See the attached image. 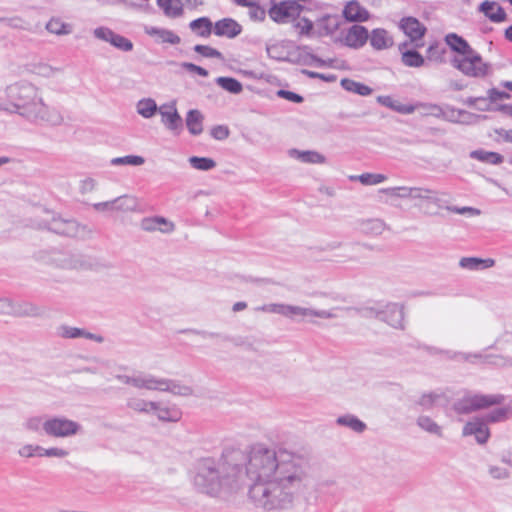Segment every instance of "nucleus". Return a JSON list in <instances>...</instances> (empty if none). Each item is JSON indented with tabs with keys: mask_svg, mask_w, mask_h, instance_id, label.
Returning a JSON list of instances; mask_svg holds the SVG:
<instances>
[{
	"mask_svg": "<svg viewBox=\"0 0 512 512\" xmlns=\"http://www.w3.org/2000/svg\"><path fill=\"white\" fill-rule=\"evenodd\" d=\"M114 210L121 212L136 211L138 207L137 198L131 195H123L113 199Z\"/></svg>",
	"mask_w": 512,
	"mask_h": 512,
	"instance_id": "40",
	"label": "nucleus"
},
{
	"mask_svg": "<svg viewBox=\"0 0 512 512\" xmlns=\"http://www.w3.org/2000/svg\"><path fill=\"white\" fill-rule=\"evenodd\" d=\"M428 59L435 62L443 61L444 49L439 45H431L428 48Z\"/></svg>",
	"mask_w": 512,
	"mask_h": 512,
	"instance_id": "63",
	"label": "nucleus"
},
{
	"mask_svg": "<svg viewBox=\"0 0 512 512\" xmlns=\"http://www.w3.org/2000/svg\"><path fill=\"white\" fill-rule=\"evenodd\" d=\"M57 335L66 339H75V338H87L94 340L96 342H102L103 338L99 335L92 334L90 332L85 331L84 329H80L77 327H72L68 325H61L57 328Z\"/></svg>",
	"mask_w": 512,
	"mask_h": 512,
	"instance_id": "23",
	"label": "nucleus"
},
{
	"mask_svg": "<svg viewBox=\"0 0 512 512\" xmlns=\"http://www.w3.org/2000/svg\"><path fill=\"white\" fill-rule=\"evenodd\" d=\"M40 315V309L30 303V302H26V301H17L15 302V307H14V316H17V317H24V316H28V317H35V316H38Z\"/></svg>",
	"mask_w": 512,
	"mask_h": 512,
	"instance_id": "43",
	"label": "nucleus"
},
{
	"mask_svg": "<svg viewBox=\"0 0 512 512\" xmlns=\"http://www.w3.org/2000/svg\"><path fill=\"white\" fill-rule=\"evenodd\" d=\"M343 17L349 22H364L370 14L358 1L351 0L344 6Z\"/></svg>",
	"mask_w": 512,
	"mask_h": 512,
	"instance_id": "18",
	"label": "nucleus"
},
{
	"mask_svg": "<svg viewBox=\"0 0 512 512\" xmlns=\"http://www.w3.org/2000/svg\"><path fill=\"white\" fill-rule=\"evenodd\" d=\"M126 406L137 413L151 414L155 407V401H149L140 396L132 395L127 398Z\"/></svg>",
	"mask_w": 512,
	"mask_h": 512,
	"instance_id": "27",
	"label": "nucleus"
},
{
	"mask_svg": "<svg viewBox=\"0 0 512 512\" xmlns=\"http://www.w3.org/2000/svg\"><path fill=\"white\" fill-rule=\"evenodd\" d=\"M248 8V14L252 21L261 22L265 19L266 11L257 2H254L252 5H249Z\"/></svg>",
	"mask_w": 512,
	"mask_h": 512,
	"instance_id": "57",
	"label": "nucleus"
},
{
	"mask_svg": "<svg viewBox=\"0 0 512 512\" xmlns=\"http://www.w3.org/2000/svg\"><path fill=\"white\" fill-rule=\"evenodd\" d=\"M213 27L215 35L227 38H235L242 31L241 25L232 18L221 19Z\"/></svg>",
	"mask_w": 512,
	"mask_h": 512,
	"instance_id": "16",
	"label": "nucleus"
},
{
	"mask_svg": "<svg viewBox=\"0 0 512 512\" xmlns=\"http://www.w3.org/2000/svg\"><path fill=\"white\" fill-rule=\"evenodd\" d=\"M361 313L366 317L382 320L393 328H404V308L397 303H376L373 306H365L361 309Z\"/></svg>",
	"mask_w": 512,
	"mask_h": 512,
	"instance_id": "4",
	"label": "nucleus"
},
{
	"mask_svg": "<svg viewBox=\"0 0 512 512\" xmlns=\"http://www.w3.org/2000/svg\"><path fill=\"white\" fill-rule=\"evenodd\" d=\"M144 32L154 37L158 42L160 43H169L172 45L179 44L181 39L180 37L175 34L173 31L164 29V28H158L154 26H145Z\"/></svg>",
	"mask_w": 512,
	"mask_h": 512,
	"instance_id": "24",
	"label": "nucleus"
},
{
	"mask_svg": "<svg viewBox=\"0 0 512 512\" xmlns=\"http://www.w3.org/2000/svg\"><path fill=\"white\" fill-rule=\"evenodd\" d=\"M470 157L472 159H476L481 162L490 163V164H500L503 162V156L496 153L485 150H474L470 153Z\"/></svg>",
	"mask_w": 512,
	"mask_h": 512,
	"instance_id": "44",
	"label": "nucleus"
},
{
	"mask_svg": "<svg viewBox=\"0 0 512 512\" xmlns=\"http://www.w3.org/2000/svg\"><path fill=\"white\" fill-rule=\"evenodd\" d=\"M83 231L84 227H81L75 220L66 219L65 228L62 230V235L77 237L80 236Z\"/></svg>",
	"mask_w": 512,
	"mask_h": 512,
	"instance_id": "55",
	"label": "nucleus"
},
{
	"mask_svg": "<svg viewBox=\"0 0 512 512\" xmlns=\"http://www.w3.org/2000/svg\"><path fill=\"white\" fill-rule=\"evenodd\" d=\"M43 447L37 444H24L18 450V455L22 458L42 457Z\"/></svg>",
	"mask_w": 512,
	"mask_h": 512,
	"instance_id": "51",
	"label": "nucleus"
},
{
	"mask_svg": "<svg viewBox=\"0 0 512 512\" xmlns=\"http://www.w3.org/2000/svg\"><path fill=\"white\" fill-rule=\"evenodd\" d=\"M478 11L494 23L504 22L507 18L504 9L495 1H483L478 7Z\"/></svg>",
	"mask_w": 512,
	"mask_h": 512,
	"instance_id": "21",
	"label": "nucleus"
},
{
	"mask_svg": "<svg viewBox=\"0 0 512 512\" xmlns=\"http://www.w3.org/2000/svg\"><path fill=\"white\" fill-rule=\"evenodd\" d=\"M157 5L162 9L165 16L169 18L180 17L184 12L181 0H157Z\"/></svg>",
	"mask_w": 512,
	"mask_h": 512,
	"instance_id": "34",
	"label": "nucleus"
},
{
	"mask_svg": "<svg viewBox=\"0 0 512 512\" xmlns=\"http://www.w3.org/2000/svg\"><path fill=\"white\" fill-rule=\"evenodd\" d=\"M505 396L502 394H472L468 393L455 402L454 410L459 414H467L479 409L502 405Z\"/></svg>",
	"mask_w": 512,
	"mask_h": 512,
	"instance_id": "6",
	"label": "nucleus"
},
{
	"mask_svg": "<svg viewBox=\"0 0 512 512\" xmlns=\"http://www.w3.org/2000/svg\"><path fill=\"white\" fill-rule=\"evenodd\" d=\"M446 210L460 215H468L470 217L479 216L481 214V211L474 207H457L449 204Z\"/></svg>",
	"mask_w": 512,
	"mask_h": 512,
	"instance_id": "59",
	"label": "nucleus"
},
{
	"mask_svg": "<svg viewBox=\"0 0 512 512\" xmlns=\"http://www.w3.org/2000/svg\"><path fill=\"white\" fill-rule=\"evenodd\" d=\"M487 424L488 423L484 418H473L464 425L462 435H473L475 436L477 443L485 444L490 437V431Z\"/></svg>",
	"mask_w": 512,
	"mask_h": 512,
	"instance_id": "12",
	"label": "nucleus"
},
{
	"mask_svg": "<svg viewBox=\"0 0 512 512\" xmlns=\"http://www.w3.org/2000/svg\"><path fill=\"white\" fill-rule=\"evenodd\" d=\"M115 379L136 389L170 392L174 395L190 396L193 390L190 386L168 378L157 377L150 373L133 372L132 374H115Z\"/></svg>",
	"mask_w": 512,
	"mask_h": 512,
	"instance_id": "3",
	"label": "nucleus"
},
{
	"mask_svg": "<svg viewBox=\"0 0 512 512\" xmlns=\"http://www.w3.org/2000/svg\"><path fill=\"white\" fill-rule=\"evenodd\" d=\"M463 103L469 107H474L479 111H489L490 103L485 97H468Z\"/></svg>",
	"mask_w": 512,
	"mask_h": 512,
	"instance_id": "53",
	"label": "nucleus"
},
{
	"mask_svg": "<svg viewBox=\"0 0 512 512\" xmlns=\"http://www.w3.org/2000/svg\"><path fill=\"white\" fill-rule=\"evenodd\" d=\"M451 63L453 67L468 77L484 78L491 73V65L485 62L474 49L464 56H455Z\"/></svg>",
	"mask_w": 512,
	"mask_h": 512,
	"instance_id": "5",
	"label": "nucleus"
},
{
	"mask_svg": "<svg viewBox=\"0 0 512 512\" xmlns=\"http://www.w3.org/2000/svg\"><path fill=\"white\" fill-rule=\"evenodd\" d=\"M158 113L161 117L163 126L175 135H179L183 130V120L178 113L176 101L164 103L159 106Z\"/></svg>",
	"mask_w": 512,
	"mask_h": 512,
	"instance_id": "8",
	"label": "nucleus"
},
{
	"mask_svg": "<svg viewBox=\"0 0 512 512\" xmlns=\"http://www.w3.org/2000/svg\"><path fill=\"white\" fill-rule=\"evenodd\" d=\"M340 26V18L338 15L325 14L315 21L316 37L332 35Z\"/></svg>",
	"mask_w": 512,
	"mask_h": 512,
	"instance_id": "15",
	"label": "nucleus"
},
{
	"mask_svg": "<svg viewBox=\"0 0 512 512\" xmlns=\"http://www.w3.org/2000/svg\"><path fill=\"white\" fill-rule=\"evenodd\" d=\"M402 62L408 67H421L425 60L417 51L408 50L402 53Z\"/></svg>",
	"mask_w": 512,
	"mask_h": 512,
	"instance_id": "47",
	"label": "nucleus"
},
{
	"mask_svg": "<svg viewBox=\"0 0 512 512\" xmlns=\"http://www.w3.org/2000/svg\"><path fill=\"white\" fill-rule=\"evenodd\" d=\"M15 301L9 298H0V314L14 316Z\"/></svg>",
	"mask_w": 512,
	"mask_h": 512,
	"instance_id": "64",
	"label": "nucleus"
},
{
	"mask_svg": "<svg viewBox=\"0 0 512 512\" xmlns=\"http://www.w3.org/2000/svg\"><path fill=\"white\" fill-rule=\"evenodd\" d=\"M495 261L491 258L482 259L477 257H463L459 261V266L470 271H480L493 267Z\"/></svg>",
	"mask_w": 512,
	"mask_h": 512,
	"instance_id": "26",
	"label": "nucleus"
},
{
	"mask_svg": "<svg viewBox=\"0 0 512 512\" xmlns=\"http://www.w3.org/2000/svg\"><path fill=\"white\" fill-rule=\"evenodd\" d=\"M186 126L192 135H199L203 131V115L199 110L192 109L186 115Z\"/></svg>",
	"mask_w": 512,
	"mask_h": 512,
	"instance_id": "37",
	"label": "nucleus"
},
{
	"mask_svg": "<svg viewBox=\"0 0 512 512\" xmlns=\"http://www.w3.org/2000/svg\"><path fill=\"white\" fill-rule=\"evenodd\" d=\"M418 188L419 187L398 186L384 188L381 192L394 198L416 200Z\"/></svg>",
	"mask_w": 512,
	"mask_h": 512,
	"instance_id": "32",
	"label": "nucleus"
},
{
	"mask_svg": "<svg viewBox=\"0 0 512 512\" xmlns=\"http://www.w3.org/2000/svg\"><path fill=\"white\" fill-rule=\"evenodd\" d=\"M369 34L365 27L353 25L349 28L344 36L345 45L351 48H360L368 40Z\"/></svg>",
	"mask_w": 512,
	"mask_h": 512,
	"instance_id": "20",
	"label": "nucleus"
},
{
	"mask_svg": "<svg viewBox=\"0 0 512 512\" xmlns=\"http://www.w3.org/2000/svg\"><path fill=\"white\" fill-rule=\"evenodd\" d=\"M151 414L163 422H178L182 417V412L176 405H163L160 402H155Z\"/></svg>",
	"mask_w": 512,
	"mask_h": 512,
	"instance_id": "19",
	"label": "nucleus"
},
{
	"mask_svg": "<svg viewBox=\"0 0 512 512\" xmlns=\"http://www.w3.org/2000/svg\"><path fill=\"white\" fill-rule=\"evenodd\" d=\"M97 181L94 178L87 177L80 181L79 191L81 194H87L95 190Z\"/></svg>",
	"mask_w": 512,
	"mask_h": 512,
	"instance_id": "62",
	"label": "nucleus"
},
{
	"mask_svg": "<svg viewBox=\"0 0 512 512\" xmlns=\"http://www.w3.org/2000/svg\"><path fill=\"white\" fill-rule=\"evenodd\" d=\"M302 11V6L296 1H283L273 5L268 14L276 23H288L295 17H298Z\"/></svg>",
	"mask_w": 512,
	"mask_h": 512,
	"instance_id": "10",
	"label": "nucleus"
},
{
	"mask_svg": "<svg viewBox=\"0 0 512 512\" xmlns=\"http://www.w3.org/2000/svg\"><path fill=\"white\" fill-rule=\"evenodd\" d=\"M341 86L344 90L361 96H368L373 91L369 86L348 78L341 80Z\"/></svg>",
	"mask_w": 512,
	"mask_h": 512,
	"instance_id": "41",
	"label": "nucleus"
},
{
	"mask_svg": "<svg viewBox=\"0 0 512 512\" xmlns=\"http://www.w3.org/2000/svg\"><path fill=\"white\" fill-rule=\"evenodd\" d=\"M485 118V116L477 115L466 110H462L460 115L459 124L472 125L476 124L480 119Z\"/></svg>",
	"mask_w": 512,
	"mask_h": 512,
	"instance_id": "61",
	"label": "nucleus"
},
{
	"mask_svg": "<svg viewBox=\"0 0 512 512\" xmlns=\"http://www.w3.org/2000/svg\"><path fill=\"white\" fill-rule=\"evenodd\" d=\"M339 426L347 427L353 432L362 433L366 430V424L353 414L341 415L336 419Z\"/></svg>",
	"mask_w": 512,
	"mask_h": 512,
	"instance_id": "35",
	"label": "nucleus"
},
{
	"mask_svg": "<svg viewBox=\"0 0 512 512\" xmlns=\"http://www.w3.org/2000/svg\"><path fill=\"white\" fill-rule=\"evenodd\" d=\"M248 480V497L265 511L288 510L307 494L311 467L300 454L265 445H255L245 465L226 457L199 459L192 471L194 488L205 495L226 498L239 491Z\"/></svg>",
	"mask_w": 512,
	"mask_h": 512,
	"instance_id": "1",
	"label": "nucleus"
},
{
	"mask_svg": "<svg viewBox=\"0 0 512 512\" xmlns=\"http://www.w3.org/2000/svg\"><path fill=\"white\" fill-rule=\"evenodd\" d=\"M93 35L96 39L107 42L120 51L130 52L133 50L134 45L131 40L114 32L109 27H97L93 30Z\"/></svg>",
	"mask_w": 512,
	"mask_h": 512,
	"instance_id": "9",
	"label": "nucleus"
},
{
	"mask_svg": "<svg viewBox=\"0 0 512 512\" xmlns=\"http://www.w3.org/2000/svg\"><path fill=\"white\" fill-rule=\"evenodd\" d=\"M110 163L113 166H120V165L140 166L145 163V159L142 156L126 155L123 157L112 158Z\"/></svg>",
	"mask_w": 512,
	"mask_h": 512,
	"instance_id": "50",
	"label": "nucleus"
},
{
	"mask_svg": "<svg viewBox=\"0 0 512 512\" xmlns=\"http://www.w3.org/2000/svg\"><path fill=\"white\" fill-rule=\"evenodd\" d=\"M256 311L265 313H274L284 316L285 304L284 303H269L262 306L256 307Z\"/></svg>",
	"mask_w": 512,
	"mask_h": 512,
	"instance_id": "58",
	"label": "nucleus"
},
{
	"mask_svg": "<svg viewBox=\"0 0 512 512\" xmlns=\"http://www.w3.org/2000/svg\"><path fill=\"white\" fill-rule=\"evenodd\" d=\"M358 228L365 234L377 236L384 232L386 225L380 219H367L360 221Z\"/></svg>",
	"mask_w": 512,
	"mask_h": 512,
	"instance_id": "38",
	"label": "nucleus"
},
{
	"mask_svg": "<svg viewBox=\"0 0 512 512\" xmlns=\"http://www.w3.org/2000/svg\"><path fill=\"white\" fill-rule=\"evenodd\" d=\"M46 29L55 35H68L72 32L73 27L62 19L53 17L46 24Z\"/></svg>",
	"mask_w": 512,
	"mask_h": 512,
	"instance_id": "42",
	"label": "nucleus"
},
{
	"mask_svg": "<svg viewBox=\"0 0 512 512\" xmlns=\"http://www.w3.org/2000/svg\"><path fill=\"white\" fill-rule=\"evenodd\" d=\"M446 193L419 187L417 199L422 203L432 204L438 209H447L449 201L445 199Z\"/></svg>",
	"mask_w": 512,
	"mask_h": 512,
	"instance_id": "14",
	"label": "nucleus"
},
{
	"mask_svg": "<svg viewBox=\"0 0 512 512\" xmlns=\"http://www.w3.org/2000/svg\"><path fill=\"white\" fill-rule=\"evenodd\" d=\"M216 83L224 90L232 93L239 94L243 90L242 83L232 77H218Z\"/></svg>",
	"mask_w": 512,
	"mask_h": 512,
	"instance_id": "45",
	"label": "nucleus"
},
{
	"mask_svg": "<svg viewBox=\"0 0 512 512\" xmlns=\"http://www.w3.org/2000/svg\"><path fill=\"white\" fill-rule=\"evenodd\" d=\"M194 51L206 58H217L219 60H223L222 53L208 45H195Z\"/></svg>",
	"mask_w": 512,
	"mask_h": 512,
	"instance_id": "54",
	"label": "nucleus"
},
{
	"mask_svg": "<svg viewBox=\"0 0 512 512\" xmlns=\"http://www.w3.org/2000/svg\"><path fill=\"white\" fill-rule=\"evenodd\" d=\"M287 154L290 158L305 164H325L327 161L323 154L315 150H299L293 148L289 149Z\"/></svg>",
	"mask_w": 512,
	"mask_h": 512,
	"instance_id": "17",
	"label": "nucleus"
},
{
	"mask_svg": "<svg viewBox=\"0 0 512 512\" xmlns=\"http://www.w3.org/2000/svg\"><path fill=\"white\" fill-rule=\"evenodd\" d=\"M417 424L421 429L425 430L428 433L437 436L442 435L441 427L428 416H420L417 420Z\"/></svg>",
	"mask_w": 512,
	"mask_h": 512,
	"instance_id": "48",
	"label": "nucleus"
},
{
	"mask_svg": "<svg viewBox=\"0 0 512 512\" xmlns=\"http://www.w3.org/2000/svg\"><path fill=\"white\" fill-rule=\"evenodd\" d=\"M66 224V219L61 217H52L50 221H46L44 224V228L51 230L57 234L62 235V230H64Z\"/></svg>",
	"mask_w": 512,
	"mask_h": 512,
	"instance_id": "56",
	"label": "nucleus"
},
{
	"mask_svg": "<svg viewBox=\"0 0 512 512\" xmlns=\"http://www.w3.org/2000/svg\"><path fill=\"white\" fill-rule=\"evenodd\" d=\"M136 112L144 119H151L159 110V106L153 98L146 97L137 101Z\"/></svg>",
	"mask_w": 512,
	"mask_h": 512,
	"instance_id": "29",
	"label": "nucleus"
},
{
	"mask_svg": "<svg viewBox=\"0 0 512 512\" xmlns=\"http://www.w3.org/2000/svg\"><path fill=\"white\" fill-rule=\"evenodd\" d=\"M140 227L147 232L159 231L170 234L175 230V224L163 216H150L141 220Z\"/></svg>",
	"mask_w": 512,
	"mask_h": 512,
	"instance_id": "13",
	"label": "nucleus"
},
{
	"mask_svg": "<svg viewBox=\"0 0 512 512\" xmlns=\"http://www.w3.org/2000/svg\"><path fill=\"white\" fill-rule=\"evenodd\" d=\"M295 28L300 35H304L307 37H316V27L315 22L307 18H300L295 24Z\"/></svg>",
	"mask_w": 512,
	"mask_h": 512,
	"instance_id": "49",
	"label": "nucleus"
},
{
	"mask_svg": "<svg viewBox=\"0 0 512 512\" xmlns=\"http://www.w3.org/2000/svg\"><path fill=\"white\" fill-rule=\"evenodd\" d=\"M48 416L45 415H31L25 418L22 427L25 431L30 433H39L41 430L45 433V423Z\"/></svg>",
	"mask_w": 512,
	"mask_h": 512,
	"instance_id": "39",
	"label": "nucleus"
},
{
	"mask_svg": "<svg viewBox=\"0 0 512 512\" xmlns=\"http://www.w3.org/2000/svg\"><path fill=\"white\" fill-rule=\"evenodd\" d=\"M0 96V111L17 114L39 127H56L63 123L61 111L45 102L41 89L27 80L15 81Z\"/></svg>",
	"mask_w": 512,
	"mask_h": 512,
	"instance_id": "2",
	"label": "nucleus"
},
{
	"mask_svg": "<svg viewBox=\"0 0 512 512\" xmlns=\"http://www.w3.org/2000/svg\"><path fill=\"white\" fill-rule=\"evenodd\" d=\"M292 43L290 41H279L268 45L266 48L270 58L278 61H290L292 57Z\"/></svg>",
	"mask_w": 512,
	"mask_h": 512,
	"instance_id": "22",
	"label": "nucleus"
},
{
	"mask_svg": "<svg viewBox=\"0 0 512 512\" xmlns=\"http://www.w3.org/2000/svg\"><path fill=\"white\" fill-rule=\"evenodd\" d=\"M79 423L65 417H48L45 423V434L56 438H67L79 433Z\"/></svg>",
	"mask_w": 512,
	"mask_h": 512,
	"instance_id": "7",
	"label": "nucleus"
},
{
	"mask_svg": "<svg viewBox=\"0 0 512 512\" xmlns=\"http://www.w3.org/2000/svg\"><path fill=\"white\" fill-rule=\"evenodd\" d=\"M510 416H512V400L501 407L493 409L483 418L487 423H498L507 420Z\"/></svg>",
	"mask_w": 512,
	"mask_h": 512,
	"instance_id": "33",
	"label": "nucleus"
},
{
	"mask_svg": "<svg viewBox=\"0 0 512 512\" xmlns=\"http://www.w3.org/2000/svg\"><path fill=\"white\" fill-rule=\"evenodd\" d=\"M69 455V451L60 448V447H50V448H44L42 452V457H49V458H65Z\"/></svg>",
	"mask_w": 512,
	"mask_h": 512,
	"instance_id": "60",
	"label": "nucleus"
},
{
	"mask_svg": "<svg viewBox=\"0 0 512 512\" xmlns=\"http://www.w3.org/2000/svg\"><path fill=\"white\" fill-rule=\"evenodd\" d=\"M370 44L377 50L386 49L393 44L392 38L384 29H374L370 35Z\"/></svg>",
	"mask_w": 512,
	"mask_h": 512,
	"instance_id": "36",
	"label": "nucleus"
},
{
	"mask_svg": "<svg viewBox=\"0 0 512 512\" xmlns=\"http://www.w3.org/2000/svg\"><path fill=\"white\" fill-rule=\"evenodd\" d=\"M400 28L412 41L422 38L425 32V27L413 17L402 19L400 22Z\"/></svg>",
	"mask_w": 512,
	"mask_h": 512,
	"instance_id": "25",
	"label": "nucleus"
},
{
	"mask_svg": "<svg viewBox=\"0 0 512 512\" xmlns=\"http://www.w3.org/2000/svg\"><path fill=\"white\" fill-rule=\"evenodd\" d=\"M445 42L453 51L458 53L457 56H464L473 50V48L464 38L455 33L447 34L445 37Z\"/></svg>",
	"mask_w": 512,
	"mask_h": 512,
	"instance_id": "31",
	"label": "nucleus"
},
{
	"mask_svg": "<svg viewBox=\"0 0 512 512\" xmlns=\"http://www.w3.org/2000/svg\"><path fill=\"white\" fill-rule=\"evenodd\" d=\"M30 72L38 77L53 78L63 72L62 68L54 67L46 62H35L30 65Z\"/></svg>",
	"mask_w": 512,
	"mask_h": 512,
	"instance_id": "28",
	"label": "nucleus"
},
{
	"mask_svg": "<svg viewBox=\"0 0 512 512\" xmlns=\"http://www.w3.org/2000/svg\"><path fill=\"white\" fill-rule=\"evenodd\" d=\"M188 162L192 168L199 171H209L216 167V162L208 157L192 156Z\"/></svg>",
	"mask_w": 512,
	"mask_h": 512,
	"instance_id": "46",
	"label": "nucleus"
},
{
	"mask_svg": "<svg viewBox=\"0 0 512 512\" xmlns=\"http://www.w3.org/2000/svg\"><path fill=\"white\" fill-rule=\"evenodd\" d=\"M357 178L361 184L367 186L377 185L387 180L386 175L378 173H363L359 175Z\"/></svg>",
	"mask_w": 512,
	"mask_h": 512,
	"instance_id": "52",
	"label": "nucleus"
},
{
	"mask_svg": "<svg viewBox=\"0 0 512 512\" xmlns=\"http://www.w3.org/2000/svg\"><path fill=\"white\" fill-rule=\"evenodd\" d=\"M213 23L208 17H200L189 23L190 30L197 36L208 38L213 31Z\"/></svg>",
	"mask_w": 512,
	"mask_h": 512,
	"instance_id": "30",
	"label": "nucleus"
},
{
	"mask_svg": "<svg viewBox=\"0 0 512 512\" xmlns=\"http://www.w3.org/2000/svg\"><path fill=\"white\" fill-rule=\"evenodd\" d=\"M284 317L296 320L297 318L318 317L322 319L335 318L337 315L334 311L316 310L301 306L285 304Z\"/></svg>",
	"mask_w": 512,
	"mask_h": 512,
	"instance_id": "11",
	"label": "nucleus"
}]
</instances>
